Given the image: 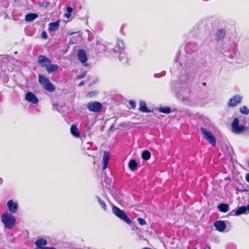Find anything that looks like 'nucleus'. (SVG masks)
I'll list each match as a JSON object with an SVG mask.
<instances>
[{"instance_id":"nucleus-3","label":"nucleus","mask_w":249,"mask_h":249,"mask_svg":"<svg viewBox=\"0 0 249 249\" xmlns=\"http://www.w3.org/2000/svg\"><path fill=\"white\" fill-rule=\"evenodd\" d=\"M239 121L237 118L234 119L231 123V130L235 134H240L243 132H245L247 134H249V127H245L244 125H239Z\"/></svg>"},{"instance_id":"nucleus-30","label":"nucleus","mask_w":249,"mask_h":249,"mask_svg":"<svg viewBox=\"0 0 249 249\" xmlns=\"http://www.w3.org/2000/svg\"><path fill=\"white\" fill-rule=\"evenodd\" d=\"M165 71H163L160 73H157L154 75V77L156 78H159L162 76H163L165 75Z\"/></svg>"},{"instance_id":"nucleus-33","label":"nucleus","mask_w":249,"mask_h":249,"mask_svg":"<svg viewBox=\"0 0 249 249\" xmlns=\"http://www.w3.org/2000/svg\"><path fill=\"white\" fill-rule=\"evenodd\" d=\"M86 75V72H84L82 74L77 75V78L78 79H81L84 78Z\"/></svg>"},{"instance_id":"nucleus-34","label":"nucleus","mask_w":249,"mask_h":249,"mask_svg":"<svg viewBox=\"0 0 249 249\" xmlns=\"http://www.w3.org/2000/svg\"><path fill=\"white\" fill-rule=\"evenodd\" d=\"M67 11L68 13L71 14L72 11V8L71 7H68L67 8Z\"/></svg>"},{"instance_id":"nucleus-45","label":"nucleus","mask_w":249,"mask_h":249,"mask_svg":"<svg viewBox=\"0 0 249 249\" xmlns=\"http://www.w3.org/2000/svg\"><path fill=\"white\" fill-rule=\"evenodd\" d=\"M92 92H89L88 95H89V96H92Z\"/></svg>"},{"instance_id":"nucleus-9","label":"nucleus","mask_w":249,"mask_h":249,"mask_svg":"<svg viewBox=\"0 0 249 249\" xmlns=\"http://www.w3.org/2000/svg\"><path fill=\"white\" fill-rule=\"evenodd\" d=\"M77 56L79 61L82 63L84 66H87L86 62L87 61V54L85 51L83 49H80L78 51Z\"/></svg>"},{"instance_id":"nucleus-24","label":"nucleus","mask_w":249,"mask_h":249,"mask_svg":"<svg viewBox=\"0 0 249 249\" xmlns=\"http://www.w3.org/2000/svg\"><path fill=\"white\" fill-rule=\"evenodd\" d=\"M247 212V209L246 206H242L238 208V209L234 212L235 215H239L240 214L245 213ZM232 211V213H233Z\"/></svg>"},{"instance_id":"nucleus-1","label":"nucleus","mask_w":249,"mask_h":249,"mask_svg":"<svg viewBox=\"0 0 249 249\" xmlns=\"http://www.w3.org/2000/svg\"><path fill=\"white\" fill-rule=\"evenodd\" d=\"M1 221L6 228L12 229L16 224V220L12 213L6 212L1 215Z\"/></svg>"},{"instance_id":"nucleus-39","label":"nucleus","mask_w":249,"mask_h":249,"mask_svg":"<svg viewBox=\"0 0 249 249\" xmlns=\"http://www.w3.org/2000/svg\"><path fill=\"white\" fill-rule=\"evenodd\" d=\"M71 16V14L70 13H67V14H65V17H67V18H70Z\"/></svg>"},{"instance_id":"nucleus-22","label":"nucleus","mask_w":249,"mask_h":249,"mask_svg":"<svg viewBox=\"0 0 249 249\" xmlns=\"http://www.w3.org/2000/svg\"><path fill=\"white\" fill-rule=\"evenodd\" d=\"M59 21L57 20L53 22H51L49 25V29L50 31H56L58 28Z\"/></svg>"},{"instance_id":"nucleus-31","label":"nucleus","mask_w":249,"mask_h":249,"mask_svg":"<svg viewBox=\"0 0 249 249\" xmlns=\"http://www.w3.org/2000/svg\"><path fill=\"white\" fill-rule=\"evenodd\" d=\"M137 220L138 221L139 223L141 225H144L146 224V221L143 218H138Z\"/></svg>"},{"instance_id":"nucleus-19","label":"nucleus","mask_w":249,"mask_h":249,"mask_svg":"<svg viewBox=\"0 0 249 249\" xmlns=\"http://www.w3.org/2000/svg\"><path fill=\"white\" fill-rule=\"evenodd\" d=\"M226 34V31L225 29H219L217 30L216 36L217 40H220L224 38Z\"/></svg>"},{"instance_id":"nucleus-17","label":"nucleus","mask_w":249,"mask_h":249,"mask_svg":"<svg viewBox=\"0 0 249 249\" xmlns=\"http://www.w3.org/2000/svg\"><path fill=\"white\" fill-rule=\"evenodd\" d=\"M139 110L142 112L148 113L150 112V110L149 109L146 105V103L144 101H141L139 103Z\"/></svg>"},{"instance_id":"nucleus-35","label":"nucleus","mask_w":249,"mask_h":249,"mask_svg":"<svg viewBox=\"0 0 249 249\" xmlns=\"http://www.w3.org/2000/svg\"><path fill=\"white\" fill-rule=\"evenodd\" d=\"M42 37L43 38H46L47 37V34L45 32H43L42 33Z\"/></svg>"},{"instance_id":"nucleus-29","label":"nucleus","mask_w":249,"mask_h":249,"mask_svg":"<svg viewBox=\"0 0 249 249\" xmlns=\"http://www.w3.org/2000/svg\"><path fill=\"white\" fill-rule=\"evenodd\" d=\"M120 53V55L118 56L119 57V59L120 61H123L124 59L125 58V62H127V60H126V55L124 53H123L122 52H121V53Z\"/></svg>"},{"instance_id":"nucleus-8","label":"nucleus","mask_w":249,"mask_h":249,"mask_svg":"<svg viewBox=\"0 0 249 249\" xmlns=\"http://www.w3.org/2000/svg\"><path fill=\"white\" fill-rule=\"evenodd\" d=\"M242 97L236 95L231 98L228 102V106L230 107H233L240 104L241 102Z\"/></svg>"},{"instance_id":"nucleus-10","label":"nucleus","mask_w":249,"mask_h":249,"mask_svg":"<svg viewBox=\"0 0 249 249\" xmlns=\"http://www.w3.org/2000/svg\"><path fill=\"white\" fill-rule=\"evenodd\" d=\"M25 100L32 104H36L38 102V99L36 95L32 92H28L25 95Z\"/></svg>"},{"instance_id":"nucleus-25","label":"nucleus","mask_w":249,"mask_h":249,"mask_svg":"<svg viewBox=\"0 0 249 249\" xmlns=\"http://www.w3.org/2000/svg\"><path fill=\"white\" fill-rule=\"evenodd\" d=\"M95 197L97 199L99 204L100 205V206L102 207V208L104 211H107V205H106L105 201L103 200H102L100 197L98 196H96Z\"/></svg>"},{"instance_id":"nucleus-16","label":"nucleus","mask_w":249,"mask_h":249,"mask_svg":"<svg viewBox=\"0 0 249 249\" xmlns=\"http://www.w3.org/2000/svg\"><path fill=\"white\" fill-rule=\"evenodd\" d=\"M35 244L36 246V249H39L40 248H42L43 246H46L47 244V241L46 240L43 238H40L37 239L36 242Z\"/></svg>"},{"instance_id":"nucleus-2","label":"nucleus","mask_w":249,"mask_h":249,"mask_svg":"<svg viewBox=\"0 0 249 249\" xmlns=\"http://www.w3.org/2000/svg\"><path fill=\"white\" fill-rule=\"evenodd\" d=\"M38 81L45 90L50 92H53L55 90V87L54 85L52 83L49 79L44 75L41 74L38 75Z\"/></svg>"},{"instance_id":"nucleus-14","label":"nucleus","mask_w":249,"mask_h":249,"mask_svg":"<svg viewBox=\"0 0 249 249\" xmlns=\"http://www.w3.org/2000/svg\"><path fill=\"white\" fill-rule=\"evenodd\" d=\"M110 156V153L109 152L106 151H104V155L103 157V165L102 169L103 170L106 169L107 167Z\"/></svg>"},{"instance_id":"nucleus-12","label":"nucleus","mask_w":249,"mask_h":249,"mask_svg":"<svg viewBox=\"0 0 249 249\" xmlns=\"http://www.w3.org/2000/svg\"><path fill=\"white\" fill-rule=\"evenodd\" d=\"M214 226L216 230L220 232H223L226 228V225L224 221L218 220L213 223Z\"/></svg>"},{"instance_id":"nucleus-49","label":"nucleus","mask_w":249,"mask_h":249,"mask_svg":"<svg viewBox=\"0 0 249 249\" xmlns=\"http://www.w3.org/2000/svg\"><path fill=\"white\" fill-rule=\"evenodd\" d=\"M88 145H90V143H87Z\"/></svg>"},{"instance_id":"nucleus-4","label":"nucleus","mask_w":249,"mask_h":249,"mask_svg":"<svg viewBox=\"0 0 249 249\" xmlns=\"http://www.w3.org/2000/svg\"><path fill=\"white\" fill-rule=\"evenodd\" d=\"M112 211L113 213L121 220H123L128 224L131 223V220L125 214L124 212L116 206H113Z\"/></svg>"},{"instance_id":"nucleus-42","label":"nucleus","mask_w":249,"mask_h":249,"mask_svg":"<svg viewBox=\"0 0 249 249\" xmlns=\"http://www.w3.org/2000/svg\"><path fill=\"white\" fill-rule=\"evenodd\" d=\"M246 207L247 211H249V204Z\"/></svg>"},{"instance_id":"nucleus-36","label":"nucleus","mask_w":249,"mask_h":249,"mask_svg":"<svg viewBox=\"0 0 249 249\" xmlns=\"http://www.w3.org/2000/svg\"><path fill=\"white\" fill-rule=\"evenodd\" d=\"M191 44H188L186 47H185V49H186V51L187 52H188L189 51V50L190 49V47H191Z\"/></svg>"},{"instance_id":"nucleus-41","label":"nucleus","mask_w":249,"mask_h":249,"mask_svg":"<svg viewBox=\"0 0 249 249\" xmlns=\"http://www.w3.org/2000/svg\"><path fill=\"white\" fill-rule=\"evenodd\" d=\"M3 182V179L1 178L0 177V185H1Z\"/></svg>"},{"instance_id":"nucleus-40","label":"nucleus","mask_w":249,"mask_h":249,"mask_svg":"<svg viewBox=\"0 0 249 249\" xmlns=\"http://www.w3.org/2000/svg\"><path fill=\"white\" fill-rule=\"evenodd\" d=\"M84 84V81H81V82L79 84V86H83Z\"/></svg>"},{"instance_id":"nucleus-47","label":"nucleus","mask_w":249,"mask_h":249,"mask_svg":"<svg viewBox=\"0 0 249 249\" xmlns=\"http://www.w3.org/2000/svg\"><path fill=\"white\" fill-rule=\"evenodd\" d=\"M142 249H150L149 248L145 247V248H143Z\"/></svg>"},{"instance_id":"nucleus-11","label":"nucleus","mask_w":249,"mask_h":249,"mask_svg":"<svg viewBox=\"0 0 249 249\" xmlns=\"http://www.w3.org/2000/svg\"><path fill=\"white\" fill-rule=\"evenodd\" d=\"M7 207L10 212L15 213L18 211V204L17 202H15L13 200L11 199L7 202Z\"/></svg>"},{"instance_id":"nucleus-21","label":"nucleus","mask_w":249,"mask_h":249,"mask_svg":"<svg viewBox=\"0 0 249 249\" xmlns=\"http://www.w3.org/2000/svg\"><path fill=\"white\" fill-rule=\"evenodd\" d=\"M38 15L35 13H30L28 14H27L25 16V20L26 21H32L35 19L36 18H37Z\"/></svg>"},{"instance_id":"nucleus-7","label":"nucleus","mask_w":249,"mask_h":249,"mask_svg":"<svg viewBox=\"0 0 249 249\" xmlns=\"http://www.w3.org/2000/svg\"><path fill=\"white\" fill-rule=\"evenodd\" d=\"M51 62V60L45 55H40L38 56L37 63L43 68L46 69Z\"/></svg>"},{"instance_id":"nucleus-5","label":"nucleus","mask_w":249,"mask_h":249,"mask_svg":"<svg viewBox=\"0 0 249 249\" xmlns=\"http://www.w3.org/2000/svg\"><path fill=\"white\" fill-rule=\"evenodd\" d=\"M200 130L203 138L211 144L212 146H215L216 144V139L212 132L207 130L202 127L200 128Z\"/></svg>"},{"instance_id":"nucleus-43","label":"nucleus","mask_w":249,"mask_h":249,"mask_svg":"<svg viewBox=\"0 0 249 249\" xmlns=\"http://www.w3.org/2000/svg\"><path fill=\"white\" fill-rule=\"evenodd\" d=\"M76 32H72V33H69V34L71 36L73 35L74 33H75Z\"/></svg>"},{"instance_id":"nucleus-44","label":"nucleus","mask_w":249,"mask_h":249,"mask_svg":"<svg viewBox=\"0 0 249 249\" xmlns=\"http://www.w3.org/2000/svg\"><path fill=\"white\" fill-rule=\"evenodd\" d=\"M204 249H211L209 246L206 247Z\"/></svg>"},{"instance_id":"nucleus-37","label":"nucleus","mask_w":249,"mask_h":249,"mask_svg":"<svg viewBox=\"0 0 249 249\" xmlns=\"http://www.w3.org/2000/svg\"><path fill=\"white\" fill-rule=\"evenodd\" d=\"M39 249H56V248L54 247H43Z\"/></svg>"},{"instance_id":"nucleus-20","label":"nucleus","mask_w":249,"mask_h":249,"mask_svg":"<svg viewBox=\"0 0 249 249\" xmlns=\"http://www.w3.org/2000/svg\"><path fill=\"white\" fill-rule=\"evenodd\" d=\"M217 208L219 211L223 213H226L229 210V206L228 204L226 203H221L218 206Z\"/></svg>"},{"instance_id":"nucleus-15","label":"nucleus","mask_w":249,"mask_h":249,"mask_svg":"<svg viewBox=\"0 0 249 249\" xmlns=\"http://www.w3.org/2000/svg\"><path fill=\"white\" fill-rule=\"evenodd\" d=\"M45 69L47 72L49 73L53 72L54 73L58 71L59 69V66L56 64H52L51 63Z\"/></svg>"},{"instance_id":"nucleus-28","label":"nucleus","mask_w":249,"mask_h":249,"mask_svg":"<svg viewBox=\"0 0 249 249\" xmlns=\"http://www.w3.org/2000/svg\"><path fill=\"white\" fill-rule=\"evenodd\" d=\"M240 111L241 113L245 115H248L249 113V109L246 106H244L242 107H241Z\"/></svg>"},{"instance_id":"nucleus-32","label":"nucleus","mask_w":249,"mask_h":249,"mask_svg":"<svg viewBox=\"0 0 249 249\" xmlns=\"http://www.w3.org/2000/svg\"><path fill=\"white\" fill-rule=\"evenodd\" d=\"M129 105L131 106L132 108H134L136 107L135 102L133 101H130L129 102Z\"/></svg>"},{"instance_id":"nucleus-13","label":"nucleus","mask_w":249,"mask_h":249,"mask_svg":"<svg viewBox=\"0 0 249 249\" xmlns=\"http://www.w3.org/2000/svg\"><path fill=\"white\" fill-rule=\"evenodd\" d=\"M124 49V43L122 40H118L116 43L115 47L113 49V51L115 53H121Z\"/></svg>"},{"instance_id":"nucleus-27","label":"nucleus","mask_w":249,"mask_h":249,"mask_svg":"<svg viewBox=\"0 0 249 249\" xmlns=\"http://www.w3.org/2000/svg\"><path fill=\"white\" fill-rule=\"evenodd\" d=\"M151 157L150 153L147 150H144L142 155V158L145 160H148Z\"/></svg>"},{"instance_id":"nucleus-46","label":"nucleus","mask_w":249,"mask_h":249,"mask_svg":"<svg viewBox=\"0 0 249 249\" xmlns=\"http://www.w3.org/2000/svg\"><path fill=\"white\" fill-rule=\"evenodd\" d=\"M234 56V54H232L231 55H230V57L231 58H233Z\"/></svg>"},{"instance_id":"nucleus-48","label":"nucleus","mask_w":249,"mask_h":249,"mask_svg":"<svg viewBox=\"0 0 249 249\" xmlns=\"http://www.w3.org/2000/svg\"><path fill=\"white\" fill-rule=\"evenodd\" d=\"M87 149H89V146H88Z\"/></svg>"},{"instance_id":"nucleus-18","label":"nucleus","mask_w":249,"mask_h":249,"mask_svg":"<svg viewBox=\"0 0 249 249\" xmlns=\"http://www.w3.org/2000/svg\"><path fill=\"white\" fill-rule=\"evenodd\" d=\"M71 134L75 137L78 138L80 135L77 126L75 124H72L71 127Z\"/></svg>"},{"instance_id":"nucleus-26","label":"nucleus","mask_w":249,"mask_h":249,"mask_svg":"<svg viewBox=\"0 0 249 249\" xmlns=\"http://www.w3.org/2000/svg\"><path fill=\"white\" fill-rule=\"evenodd\" d=\"M158 110L160 112L165 114H169L171 112V109L168 107H159Z\"/></svg>"},{"instance_id":"nucleus-38","label":"nucleus","mask_w":249,"mask_h":249,"mask_svg":"<svg viewBox=\"0 0 249 249\" xmlns=\"http://www.w3.org/2000/svg\"><path fill=\"white\" fill-rule=\"evenodd\" d=\"M246 179L247 182H249V173L246 174Z\"/></svg>"},{"instance_id":"nucleus-6","label":"nucleus","mask_w":249,"mask_h":249,"mask_svg":"<svg viewBox=\"0 0 249 249\" xmlns=\"http://www.w3.org/2000/svg\"><path fill=\"white\" fill-rule=\"evenodd\" d=\"M87 107L91 112L98 113L101 111L103 105L97 101L90 102L87 104Z\"/></svg>"},{"instance_id":"nucleus-23","label":"nucleus","mask_w":249,"mask_h":249,"mask_svg":"<svg viewBox=\"0 0 249 249\" xmlns=\"http://www.w3.org/2000/svg\"><path fill=\"white\" fill-rule=\"evenodd\" d=\"M128 166L132 171H134L137 168L138 164L134 160H131L128 163Z\"/></svg>"}]
</instances>
